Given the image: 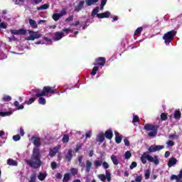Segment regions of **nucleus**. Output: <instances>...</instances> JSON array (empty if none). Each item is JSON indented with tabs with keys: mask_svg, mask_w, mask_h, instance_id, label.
Listing matches in <instances>:
<instances>
[{
	"mask_svg": "<svg viewBox=\"0 0 182 182\" xmlns=\"http://www.w3.org/2000/svg\"><path fill=\"white\" fill-rule=\"evenodd\" d=\"M31 140L35 148L33 149V154L31 159L26 161V164L31 167V168H39L42 166L43 162L41 160L42 155L41 154V149L39 147L41 146V138L36 136H32Z\"/></svg>",
	"mask_w": 182,
	"mask_h": 182,
	"instance_id": "f257e3e1",
	"label": "nucleus"
},
{
	"mask_svg": "<svg viewBox=\"0 0 182 182\" xmlns=\"http://www.w3.org/2000/svg\"><path fill=\"white\" fill-rule=\"evenodd\" d=\"M144 130L149 132L148 133L149 137H156L159 132V125H154L153 124H146L144 127Z\"/></svg>",
	"mask_w": 182,
	"mask_h": 182,
	"instance_id": "f03ea898",
	"label": "nucleus"
},
{
	"mask_svg": "<svg viewBox=\"0 0 182 182\" xmlns=\"http://www.w3.org/2000/svg\"><path fill=\"white\" fill-rule=\"evenodd\" d=\"M56 91L55 90V87L45 86L43 87L41 92L36 93L35 96L36 97H43V96H48V95H55Z\"/></svg>",
	"mask_w": 182,
	"mask_h": 182,
	"instance_id": "7ed1b4c3",
	"label": "nucleus"
},
{
	"mask_svg": "<svg viewBox=\"0 0 182 182\" xmlns=\"http://www.w3.org/2000/svg\"><path fill=\"white\" fill-rule=\"evenodd\" d=\"M176 35H177V31L172 30L165 33L163 36L162 39L164 41L166 45H170V43H171V41L174 39Z\"/></svg>",
	"mask_w": 182,
	"mask_h": 182,
	"instance_id": "20e7f679",
	"label": "nucleus"
},
{
	"mask_svg": "<svg viewBox=\"0 0 182 182\" xmlns=\"http://www.w3.org/2000/svg\"><path fill=\"white\" fill-rule=\"evenodd\" d=\"M150 153L151 152H149V151L148 150L147 151L144 152L141 157H144V159H146L148 161H149L150 163H154V164H155L156 166L160 164V160H159V157H157V156L156 155L153 157L149 155Z\"/></svg>",
	"mask_w": 182,
	"mask_h": 182,
	"instance_id": "39448f33",
	"label": "nucleus"
},
{
	"mask_svg": "<svg viewBox=\"0 0 182 182\" xmlns=\"http://www.w3.org/2000/svg\"><path fill=\"white\" fill-rule=\"evenodd\" d=\"M98 178L103 182L106 181V180H107L108 182L112 181V174L110 173V171L106 170L105 175V174L98 175Z\"/></svg>",
	"mask_w": 182,
	"mask_h": 182,
	"instance_id": "423d86ee",
	"label": "nucleus"
},
{
	"mask_svg": "<svg viewBox=\"0 0 182 182\" xmlns=\"http://www.w3.org/2000/svg\"><path fill=\"white\" fill-rule=\"evenodd\" d=\"M29 36L26 38V41H35V39H39V38L42 37V34L33 31H28Z\"/></svg>",
	"mask_w": 182,
	"mask_h": 182,
	"instance_id": "0eeeda50",
	"label": "nucleus"
},
{
	"mask_svg": "<svg viewBox=\"0 0 182 182\" xmlns=\"http://www.w3.org/2000/svg\"><path fill=\"white\" fill-rule=\"evenodd\" d=\"M106 64V58L105 57H98L95 59V63H93L94 66H105Z\"/></svg>",
	"mask_w": 182,
	"mask_h": 182,
	"instance_id": "6e6552de",
	"label": "nucleus"
},
{
	"mask_svg": "<svg viewBox=\"0 0 182 182\" xmlns=\"http://www.w3.org/2000/svg\"><path fill=\"white\" fill-rule=\"evenodd\" d=\"M163 149H164V146L163 145H152L149 147L148 151L151 153H156V151L163 150Z\"/></svg>",
	"mask_w": 182,
	"mask_h": 182,
	"instance_id": "1a4fd4ad",
	"label": "nucleus"
},
{
	"mask_svg": "<svg viewBox=\"0 0 182 182\" xmlns=\"http://www.w3.org/2000/svg\"><path fill=\"white\" fill-rule=\"evenodd\" d=\"M105 134L103 132H100L96 137V141L99 143V144H102L105 141Z\"/></svg>",
	"mask_w": 182,
	"mask_h": 182,
	"instance_id": "9d476101",
	"label": "nucleus"
},
{
	"mask_svg": "<svg viewBox=\"0 0 182 182\" xmlns=\"http://www.w3.org/2000/svg\"><path fill=\"white\" fill-rule=\"evenodd\" d=\"M105 137L108 140H112L113 139V131L112 129H107L105 134H104Z\"/></svg>",
	"mask_w": 182,
	"mask_h": 182,
	"instance_id": "9b49d317",
	"label": "nucleus"
},
{
	"mask_svg": "<svg viewBox=\"0 0 182 182\" xmlns=\"http://www.w3.org/2000/svg\"><path fill=\"white\" fill-rule=\"evenodd\" d=\"M84 6H85V1H80L75 9V12H80V11L83 9Z\"/></svg>",
	"mask_w": 182,
	"mask_h": 182,
	"instance_id": "f8f14e48",
	"label": "nucleus"
},
{
	"mask_svg": "<svg viewBox=\"0 0 182 182\" xmlns=\"http://www.w3.org/2000/svg\"><path fill=\"white\" fill-rule=\"evenodd\" d=\"M110 16V11H107L102 14H97V18H99L100 19H103V18H109Z\"/></svg>",
	"mask_w": 182,
	"mask_h": 182,
	"instance_id": "ddd939ff",
	"label": "nucleus"
},
{
	"mask_svg": "<svg viewBox=\"0 0 182 182\" xmlns=\"http://www.w3.org/2000/svg\"><path fill=\"white\" fill-rule=\"evenodd\" d=\"M65 36V33L63 32L57 31L54 34V39L55 41H60L62 38Z\"/></svg>",
	"mask_w": 182,
	"mask_h": 182,
	"instance_id": "4468645a",
	"label": "nucleus"
},
{
	"mask_svg": "<svg viewBox=\"0 0 182 182\" xmlns=\"http://www.w3.org/2000/svg\"><path fill=\"white\" fill-rule=\"evenodd\" d=\"M73 151L72 149H69L67 154L65 155V159L68 162L72 161V157H73Z\"/></svg>",
	"mask_w": 182,
	"mask_h": 182,
	"instance_id": "2eb2a0df",
	"label": "nucleus"
},
{
	"mask_svg": "<svg viewBox=\"0 0 182 182\" xmlns=\"http://www.w3.org/2000/svg\"><path fill=\"white\" fill-rule=\"evenodd\" d=\"M58 151H59V149L56 146H55L53 149L50 150L48 156H50V157H55Z\"/></svg>",
	"mask_w": 182,
	"mask_h": 182,
	"instance_id": "dca6fc26",
	"label": "nucleus"
},
{
	"mask_svg": "<svg viewBox=\"0 0 182 182\" xmlns=\"http://www.w3.org/2000/svg\"><path fill=\"white\" fill-rule=\"evenodd\" d=\"M177 164V159L176 158H171L168 162V167H173Z\"/></svg>",
	"mask_w": 182,
	"mask_h": 182,
	"instance_id": "f3484780",
	"label": "nucleus"
},
{
	"mask_svg": "<svg viewBox=\"0 0 182 182\" xmlns=\"http://www.w3.org/2000/svg\"><path fill=\"white\" fill-rule=\"evenodd\" d=\"M115 142L117 144H120V143H122V136H120V134L117 132H115Z\"/></svg>",
	"mask_w": 182,
	"mask_h": 182,
	"instance_id": "a211bd4d",
	"label": "nucleus"
},
{
	"mask_svg": "<svg viewBox=\"0 0 182 182\" xmlns=\"http://www.w3.org/2000/svg\"><path fill=\"white\" fill-rule=\"evenodd\" d=\"M29 24L31 25V28L33 29H37L38 28V24L36 23V21L32 18H30L28 20Z\"/></svg>",
	"mask_w": 182,
	"mask_h": 182,
	"instance_id": "6ab92c4d",
	"label": "nucleus"
},
{
	"mask_svg": "<svg viewBox=\"0 0 182 182\" xmlns=\"http://www.w3.org/2000/svg\"><path fill=\"white\" fill-rule=\"evenodd\" d=\"M173 117L176 120H180V119H181V112H180V110H175Z\"/></svg>",
	"mask_w": 182,
	"mask_h": 182,
	"instance_id": "aec40b11",
	"label": "nucleus"
},
{
	"mask_svg": "<svg viewBox=\"0 0 182 182\" xmlns=\"http://www.w3.org/2000/svg\"><path fill=\"white\" fill-rule=\"evenodd\" d=\"M90 168H92V162L89 160L86 161L85 164V171L86 173H89L90 171Z\"/></svg>",
	"mask_w": 182,
	"mask_h": 182,
	"instance_id": "412c9836",
	"label": "nucleus"
},
{
	"mask_svg": "<svg viewBox=\"0 0 182 182\" xmlns=\"http://www.w3.org/2000/svg\"><path fill=\"white\" fill-rule=\"evenodd\" d=\"M48 176V174L46 173H42L40 172L39 175H38V180H40V181H43V180H45L46 178V176Z\"/></svg>",
	"mask_w": 182,
	"mask_h": 182,
	"instance_id": "4be33fe9",
	"label": "nucleus"
},
{
	"mask_svg": "<svg viewBox=\"0 0 182 182\" xmlns=\"http://www.w3.org/2000/svg\"><path fill=\"white\" fill-rule=\"evenodd\" d=\"M99 0H85V4L87 6H92V5H95V4H97Z\"/></svg>",
	"mask_w": 182,
	"mask_h": 182,
	"instance_id": "5701e85b",
	"label": "nucleus"
},
{
	"mask_svg": "<svg viewBox=\"0 0 182 182\" xmlns=\"http://www.w3.org/2000/svg\"><path fill=\"white\" fill-rule=\"evenodd\" d=\"M111 160L114 166H117V164H119V159H117V156L116 155H112Z\"/></svg>",
	"mask_w": 182,
	"mask_h": 182,
	"instance_id": "b1692460",
	"label": "nucleus"
},
{
	"mask_svg": "<svg viewBox=\"0 0 182 182\" xmlns=\"http://www.w3.org/2000/svg\"><path fill=\"white\" fill-rule=\"evenodd\" d=\"M7 164L9 166H18V162L12 159H9L7 160Z\"/></svg>",
	"mask_w": 182,
	"mask_h": 182,
	"instance_id": "393cba45",
	"label": "nucleus"
},
{
	"mask_svg": "<svg viewBox=\"0 0 182 182\" xmlns=\"http://www.w3.org/2000/svg\"><path fill=\"white\" fill-rule=\"evenodd\" d=\"M45 9H49L48 4H45L41 5L40 7H37V11H43Z\"/></svg>",
	"mask_w": 182,
	"mask_h": 182,
	"instance_id": "a878e982",
	"label": "nucleus"
},
{
	"mask_svg": "<svg viewBox=\"0 0 182 182\" xmlns=\"http://www.w3.org/2000/svg\"><path fill=\"white\" fill-rule=\"evenodd\" d=\"M99 6H96L92 11V14H91V16L92 18H95V16H96V15H99Z\"/></svg>",
	"mask_w": 182,
	"mask_h": 182,
	"instance_id": "bb28decb",
	"label": "nucleus"
},
{
	"mask_svg": "<svg viewBox=\"0 0 182 182\" xmlns=\"http://www.w3.org/2000/svg\"><path fill=\"white\" fill-rule=\"evenodd\" d=\"M12 114V112L8 111V112H0V116L1 117H6V116H11Z\"/></svg>",
	"mask_w": 182,
	"mask_h": 182,
	"instance_id": "cd10ccee",
	"label": "nucleus"
},
{
	"mask_svg": "<svg viewBox=\"0 0 182 182\" xmlns=\"http://www.w3.org/2000/svg\"><path fill=\"white\" fill-rule=\"evenodd\" d=\"M99 71V67L95 66L91 71V76H96V73Z\"/></svg>",
	"mask_w": 182,
	"mask_h": 182,
	"instance_id": "c85d7f7f",
	"label": "nucleus"
},
{
	"mask_svg": "<svg viewBox=\"0 0 182 182\" xmlns=\"http://www.w3.org/2000/svg\"><path fill=\"white\" fill-rule=\"evenodd\" d=\"M141 32H143V27H139L136 28V30L134 32V35L137 36H140L141 35Z\"/></svg>",
	"mask_w": 182,
	"mask_h": 182,
	"instance_id": "c756f323",
	"label": "nucleus"
},
{
	"mask_svg": "<svg viewBox=\"0 0 182 182\" xmlns=\"http://www.w3.org/2000/svg\"><path fill=\"white\" fill-rule=\"evenodd\" d=\"M14 106L17 107V110H22L24 107L23 105H19V102L18 101L14 102Z\"/></svg>",
	"mask_w": 182,
	"mask_h": 182,
	"instance_id": "7c9ffc66",
	"label": "nucleus"
},
{
	"mask_svg": "<svg viewBox=\"0 0 182 182\" xmlns=\"http://www.w3.org/2000/svg\"><path fill=\"white\" fill-rule=\"evenodd\" d=\"M70 180V174L69 173H66L64 175V178L63 179V182H68Z\"/></svg>",
	"mask_w": 182,
	"mask_h": 182,
	"instance_id": "2f4dec72",
	"label": "nucleus"
},
{
	"mask_svg": "<svg viewBox=\"0 0 182 182\" xmlns=\"http://www.w3.org/2000/svg\"><path fill=\"white\" fill-rule=\"evenodd\" d=\"M62 18V14H54L53 15V19L54 20V21H59V18Z\"/></svg>",
	"mask_w": 182,
	"mask_h": 182,
	"instance_id": "473e14b6",
	"label": "nucleus"
},
{
	"mask_svg": "<svg viewBox=\"0 0 182 182\" xmlns=\"http://www.w3.org/2000/svg\"><path fill=\"white\" fill-rule=\"evenodd\" d=\"M39 97L38 99V103L39 105H46V100L43 98V97Z\"/></svg>",
	"mask_w": 182,
	"mask_h": 182,
	"instance_id": "72a5a7b5",
	"label": "nucleus"
},
{
	"mask_svg": "<svg viewBox=\"0 0 182 182\" xmlns=\"http://www.w3.org/2000/svg\"><path fill=\"white\" fill-rule=\"evenodd\" d=\"M102 164V161L96 160L94 161V166L96 168H97L98 167H100Z\"/></svg>",
	"mask_w": 182,
	"mask_h": 182,
	"instance_id": "f704fd0d",
	"label": "nucleus"
},
{
	"mask_svg": "<svg viewBox=\"0 0 182 182\" xmlns=\"http://www.w3.org/2000/svg\"><path fill=\"white\" fill-rule=\"evenodd\" d=\"M145 180H149L150 178V169H147L144 172Z\"/></svg>",
	"mask_w": 182,
	"mask_h": 182,
	"instance_id": "c9c22d12",
	"label": "nucleus"
},
{
	"mask_svg": "<svg viewBox=\"0 0 182 182\" xmlns=\"http://www.w3.org/2000/svg\"><path fill=\"white\" fill-rule=\"evenodd\" d=\"M2 100L4 102H11L12 100V97L9 95H5L3 98Z\"/></svg>",
	"mask_w": 182,
	"mask_h": 182,
	"instance_id": "e433bc0d",
	"label": "nucleus"
},
{
	"mask_svg": "<svg viewBox=\"0 0 182 182\" xmlns=\"http://www.w3.org/2000/svg\"><path fill=\"white\" fill-rule=\"evenodd\" d=\"M173 180H176V182H180L181 178L178 177V175H171V181H173Z\"/></svg>",
	"mask_w": 182,
	"mask_h": 182,
	"instance_id": "4c0bfd02",
	"label": "nucleus"
},
{
	"mask_svg": "<svg viewBox=\"0 0 182 182\" xmlns=\"http://www.w3.org/2000/svg\"><path fill=\"white\" fill-rule=\"evenodd\" d=\"M63 143H68L69 142V136L68 134H65L62 139Z\"/></svg>",
	"mask_w": 182,
	"mask_h": 182,
	"instance_id": "58836bf2",
	"label": "nucleus"
},
{
	"mask_svg": "<svg viewBox=\"0 0 182 182\" xmlns=\"http://www.w3.org/2000/svg\"><path fill=\"white\" fill-rule=\"evenodd\" d=\"M130 157H132V152H130L129 151H127L124 154V159L129 160Z\"/></svg>",
	"mask_w": 182,
	"mask_h": 182,
	"instance_id": "ea45409f",
	"label": "nucleus"
},
{
	"mask_svg": "<svg viewBox=\"0 0 182 182\" xmlns=\"http://www.w3.org/2000/svg\"><path fill=\"white\" fill-rule=\"evenodd\" d=\"M29 182H36V173H33L31 176Z\"/></svg>",
	"mask_w": 182,
	"mask_h": 182,
	"instance_id": "a19ab883",
	"label": "nucleus"
},
{
	"mask_svg": "<svg viewBox=\"0 0 182 182\" xmlns=\"http://www.w3.org/2000/svg\"><path fill=\"white\" fill-rule=\"evenodd\" d=\"M70 173L72 176H76L77 175V169L76 168H72L70 169Z\"/></svg>",
	"mask_w": 182,
	"mask_h": 182,
	"instance_id": "79ce46f5",
	"label": "nucleus"
},
{
	"mask_svg": "<svg viewBox=\"0 0 182 182\" xmlns=\"http://www.w3.org/2000/svg\"><path fill=\"white\" fill-rule=\"evenodd\" d=\"M139 122H140V118L137 115H134L132 122L139 123Z\"/></svg>",
	"mask_w": 182,
	"mask_h": 182,
	"instance_id": "37998d69",
	"label": "nucleus"
},
{
	"mask_svg": "<svg viewBox=\"0 0 182 182\" xmlns=\"http://www.w3.org/2000/svg\"><path fill=\"white\" fill-rule=\"evenodd\" d=\"M13 140L14 141H19L21 140V136L19 134L14 135Z\"/></svg>",
	"mask_w": 182,
	"mask_h": 182,
	"instance_id": "c03bdc74",
	"label": "nucleus"
},
{
	"mask_svg": "<svg viewBox=\"0 0 182 182\" xmlns=\"http://www.w3.org/2000/svg\"><path fill=\"white\" fill-rule=\"evenodd\" d=\"M167 119H168V117H167V114L166 113H162L161 114V120H162V122L167 120Z\"/></svg>",
	"mask_w": 182,
	"mask_h": 182,
	"instance_id": "a18cd8bd",
	"label": "nucleus"
},
{
	"mask_svg": "<svg viewBox=\"0 0 182 182\" xmlns=\"http://www.w3.org/2000/svg\"><path fill=\"white\" fill-rule=\"evenodd\" d=\"M18 35H26V30L24 28H20L18 30Z\"/></svg>",
	"mask_w": 182,
	"mask_h": 182,
	"instance_id": "49530a36",
	"label": "nucleus"
},
{
	"mask_svg": "<svg viewBox=\"0 0 182 182\" xmlns=\"http://www.w3.org/2000/svg\"><path fill=\"white\" fill-rule=\"evenodd\" d=\"M102 167L105 169L107 170V168H109V167H110V165H109V164L106 161L102 162Z\"/></svg>",
	"mask_w": 182,
	"mask_h": 182,
	"instance_id": "de8ad7c7",
	"label": "nucleus"
},
{
	"mask_svg": "<svg viewBox=\"0 0 182 182\" xmlns=\"http://www.w3.org/2000/svg\"><path fill=\"white\" fill-rule=\"evenodd\" d=\"M58 168V164H56V162L53 161L51 162V168L52 170H55V168Z\"/></svg>",
	"mask_w": 182,
	"mask_h": 182,
	"instance_id": "09e8293b",
	"label": "nucleus"
},
{
	"mask_svg": "<svg viewBox=\"0 0 182 182\" xmlns=\"http://www.w3.org/2000/svg\"><path fill=\"white\" fill-rule=\"evenodd\" d=\"M135 167H137V163L136 161H133L129 166L130 170H133Z\"/></svg>",
	"mask_w": 182,
	"mask_h": 182,
	"instance_id": "8fccbe9b",
	"label": "nucleus"
},
{
	"mask_svg": "<svg viewBox=\"0 0 182 182\" xmlns=\"http://www.w3.org/2000/svg\"><path fill=\"white\" fill-rule=\"evenodd\" d=\"M141 180H143V178L141 177V176H137L136 178H135V182H141Z\"/></svg>",
	"mask_w": 182,
	"mask_h": 182,
	"instance_id": "3c124183",
	"label": "nucleus"
},
{
	"mask_svg": "<svg viewBox=\"0 0 182 182\" xmlns=\"http://www.w3.org/2000/svg\"><path fill=\"white\" fill-rule=\"evenodd\" d=\"M0 28L1 29H6V28H7L6 23H4V22L1 23H0Z\"/></svg>",
	"mask_w": 182,
	"mask_h": 182,
	"instance_id": "603ef678",
	"label": "nucleus"
},
{
	"mask_svg": "<svg viewBox=\"0 0 182 182\" xmlns=\"http://www.w3.org/2000/svg\"><path fill=\"white\" fill-rule=\"evenodd\" d=\"M124 143L125 146H127V147H129V146H130V141L127 139H124Z\"/></svg>",
	"mask_w": 182,
	"mask_h": 182,
	"instance_id": "864d4df0",
	"label": "nucleus"
},
{
	"mask_svg": "<svg viewBox=\"0 0 182 182\" xmlns=\"http://www.w3.org/2000/svg\"><path fill=\"white\" fill-rule=\"evenodd\" d=\"M73 21V16H70L65 19V22H72Z\"/></svg>",
	"mask_w": 182,
	"mask_h": 182,
	"instance_id": "5fc2aeb1",
	"label": "nucleus"
},
{
	"mask_svg": "<svg viewBox=\"0 0 182 182\" xmlns=\"http://www.w3.org/2000/svg\"><path fill=\"white\" fill-rule=\"evenodd\" d=\"M33 102H35V98L31 97L27 102V105H32V103H33Z\"/></svg>",
	"mask_w": 182,
	"mask_h": 182,
	"instance_id": "6e6d98bb",
	"label": "nucleus"
},
{
	"mask_svg": "<svg viewBox=\"0 0 182 182\" xmlns=\"http://www.w3.org/2000/svg\"><path fill=\"white\" fill-rule=\"evenodd\" d=\"M10 32L13 35H19L18 30H11Z\"/></svg>",
	"mask_w": 182,
	"mask_h": 182,
	"instance_id": "4d7b16f0",
	"label": "nucleus"
},
{
	"mask_svg": "<svg viewBox=\"0 0 182 182\" xmlns=\"http://www.w3.org/2000/svg\"><path fill=\"white\" fill-rule=\"evenodd\" d=\"M85 137H86V139H87L89 137H92V132L90 131L86 132Z\"/></svg>",
	"mask_w": 182,
	"mask_h": 182,
	"instance_id": "13d9d810",
	"label": "nucleus"
},
{
	"mask_svg": "<svg viewBox=\"0 0 182 182\" xmlns=\"http://www.w3.org/2000/svg\"><path fill=\"white\" fill-rule=\"evenodd\" d=\"M176 137H177V134H172L169 135V139H174Z\"/></svg>",
	"mask_w": 182,
	"mask_h": 182,
	"instance_id": "bf43d9fd",
	"label": "nucleus"
},
{
	"mask_svg": "<svg viewBox=\"0 0 182 182\" xmlns=\"http://www.w3.org/2000/svg\"><path fill=\"white\" fill-rule=\"evenodd\" d=\"M80 149H82V145H77L75 147V152L77 153Z\"/></svg>",
	"mask_w": 182,
	"mask_h": 182,
	"instance_id": "052dcab7",
	"label": "nucleus"
},
{
	"mask_svg": "<svg viewBox=\"0 0 182 182\" xmlns=\"http://www.w3.org/2000/svg\"><path fill=\"white\" fill-rule=\"evenodd\" d=\"M146 158H144L143 156L141 157V161L144 164H146L147 163V160H146Z\"/></svg>",
	"mask_w": 182,
	"mask_h": 182,
	"instance_id": "680f3d73",
	"label": "nucleus"
},
{
	"mask_svg": "<svg viewBox=\"0 0 182 182\" xmlns=\"http://www.w3.org/2000/svg\"><path fill=\"white\" fill-rule=\"evenodd\" d=\"M167 144L168 146H171V147H173V146H174V142L173 141H168Z\"/></svg>",
	"mask_w": 182,
	"mask_h": 182,
	"instance_id": "e2e57ef3",
	"label": "nucleus"
},
{
	"mask_svg": "<svg viewBox=\"0 0 182 182\" xmlns=\"http://www.w3.org/2000/svg\"><path fill=\"white\" fill-rule=\"evenodd\" d=\"M55 177H56V178H58V180H60V178H62V173H58L55 175Z\"/></svg>",
	"mask_w": 182,
	"mask_h": 182,
	"instance_id": "0e129e2a",
	"label": "nucleus"
},
{
	"mask_svg": "<svg viewBox=\"0 0 182 182\" xmlns=\"http://www.w3.org/2000/svg\"><path fill=\"white\" fill-rule=\"evenodd\" d=\"M72 25L74 26H78V25H80V21H75V22L73 23Z\"/></svg>",
	"mask_w": 182,
	"mask_h": 182,
	"instance_id": "69168bd1",
	"label": "nucleus"
},
{
	"mask_svg": "<svg viewBox=\"0 0 182 182\" xmlns=\"http://www.w3.org/2000/svg\"><path fill=\"white\" fill-rule=\"evenodd\" d=\"M63 32H66V33H68V32H70V28H63Z\"/></svg>",
	"mask_w": 182,
	"mask_h": 182,
	"instance_id": "338daca9",
	"label": "nucleus"
},
{
	"mask_svg": "<svg viewBox=\"0 0 182 182\" xmlns=\"http://www.w3.org/2000/svg\"><path fill=\"white\" fill-rule=\"evenodd\" d=\"M169 156H170V151H166L164 155L165 158L167 159Z\"/></svg>",
	"mask_w": 182,
	"mask_h": 182,
	"instance_id": "774afa93",
	"label": "nucleus"
}]
</instances>
